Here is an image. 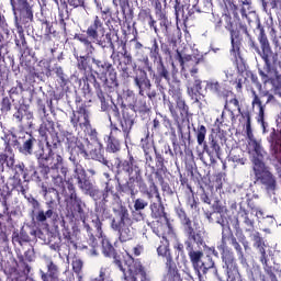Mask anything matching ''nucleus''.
Segmentation results:
<instances>
[{
  "mask_svg": "<svg viewBox=\"0 0 281 281\" xmlns=\"http://www.w3.org/2000/svg\"><path fill=\"white\" fill-rule=\"evenodd\" d=\"M269 3L272 8H278V4L280 3V0H269Z\"/></svg>",
  "mask_w": 281,
  "mask_h": 281,
  "instance_id": "obj_38",
  "label": "nucleus"
},
{
  "mask_svg": "<svg viewBox=\"0 0 281 281\" xmlns=\"http://www.w3.org/2000/svg\"><path fill=\"white\" fill-rule=\"evenodd\" d=\"M10 38V30L8 29L7 25H1L0 26V45H3L5 41Z\"/></svg>",
  "mask_w": 281,
  "mask_h": 281,
  "instance_id": "obj_18",
  "label": "nucleus"
},
{
  "mask_svg": "<svg viewBox=\"0 0 281 281\" xmlns=\"http://www.w3.org/2000/svg\"><path fill=\"white\" fill-rule=\"evenodd\" d=\"M274 149L276 153H281V132L277 133V137L274 140Z\"/></svg>",
  "mask_w": 281,
  "mask_h": 281,
  "instance_id": "obj_28",
  "label": "nucleus"
},
{
  "mask_svg": "<svg viewBox=\"0 0 281 281\" xmlns=\"http://www.w3.org/2000/svg\"><path fill=\"white\" fill-rule=\"evenodd\" d=\"M71 122L75 126L79 124L86 130H89L91 126V124L89 123V114H87V112L85 111L75 113Z\"/></svg>",
  "mask_w": 281,
  "mask_h": 281,
  "instance_id": "obj_5",
  "label": "nucleus"
},
{
  "mask_svg": "<svg viewBox=\"0 0 281 281\" xmlns=\"http://www.w3.org/2000/svg\"><path fill=\"white\" fill-rule=\"evenodd\" d=\"M148 24L154 27L155 32H157V26H155V20H153V15H150V19H147Z\"/></svg>",
  "mask_w": 281,
  "mask_h": 281,
  "instance_id": "obj_36",
  "label": "nucleus"
},
{
  "mask_svg": "<svg viewBox=\"0 0 281 281\" xmlns=\"http://www.w3.org/2000/svg\"><path fill=\"white\" fill-rule=\"evenodd\" d=\"M44 214H45L46 218H52V214H54V211L48 210V211H46V213H44Z\"/></svg>",
  "mask_w": 281,
  "mask_h": 281,
  "instance_id": "obj_41",
  "label": "nucleus"
},
{
  "mask_svg": "<svg viewBox=\"0 0 281 281\" xmlns=\"http://www.w3.org/2000/svg\"><path fill=\"white\" fill-rule=\"evenodd\" d=\"M104 276H105V270H104V268H101L99 278L94 279L92 281H113Z\"/></svg>",
  "mask_w": 281,
  "mask_h": 281,
  "instance_id": "obj_30",
  "label": "nucleus"
},
{
  "mask_svg": "<svg viewBox=\"0 0 281 281\" xmlns=\"http://www.w3.org/2000/svg\"><path fill=\"white\" fill-rule=\"evenodd\" d=\"M265 41H266V40L261 41V42L263 43V45H265Z\"/></svg>",
  "mask_w": 281,
  "mask_h": 281,
  "instance_id": "obj_47",
  "label": "nucleus"
},
{
  "mask_svg": "<svg viewBox=\"0 0 281 281\" xmlns=\"http://www.w3.org/2000/svg\"><path fill=\"white\" fill-rule=\"evenodd\" d=\"M206 89L211 91L212 93H216L217 95H221V85L218 81H206Z\"/></svg>",
  "mask_w": 281,
  "mask_h": 281,
  "instance_id": "obj_14",
  "label": "nucleus"
},
{
  "mask_svg": "<svg viewBox=\"0 0 281 281\" xmlns=\"http://www.w3.org/2000/svg\"><path fill=\"white\" fill-rule=\"evenodd\" d=\"M78 187L80 188V190H82V192H85V194H93V183H91V181L83 179L80 180L78 182Z\"/></svg>",
  "mask_w": 281,
  "mask_h": 281,
  "instance_id": "obj_10",
  "label": "nucleus"
},
{
  "mask_svg": "<svg viewBox=\"0 0 281 281\" xmlns=\"http://www.w3.org/2000/svg\"><path fill=\"white\" fill-rule=\"evenodd\" d=\"M68 3L72 8H80V5H85V0H68Z\"/></svg>",
  "mask_w": 281,
  "mask_h": 281,
  "instance_id": "obj_29",
  "label": "nucleus"
},
{
  "mask_svg": "<svg viewBox=\"0 0 281 281\" xmlns=\"http://www.w3.org/2000/svg\"><path fill=\"white\" fill-rule=\"evenodd\" d=\"M257 216H262V211H258Z\"/></svg>",
  "mask_w": 281,
  "mask_h": 281,
  "instance_id": "obj_44",
  "label": "nucleus"
},
{
  "mask_svg": "<svg viewBox=\"0 0 281 281\" xmlns=\"http://www.w3.org/2000/svg\"><path fill=\"white\" fill-rule=\"evenodd\" d=\"M47 269H48V273H49L50 278H56V276L58 273V266L54 265V262H52V261H48Z\"/></svg>",
  "mask_w": 281,
  "mask_h": 281,
  "instance_id": "obj_22",
  "label": "nucleus"
},
{
  "mask_svg": "<svg viewBox=\"0 0 281 281\" xmlns=\"http://www.w3.org/2000/svg\"><path fill=\"white\" fill-rule=\"evenodd\" d=\"M13 117H15V120H18V122H21V120H23V113H21V111H18Z\"/></svg>",
  "mask_w": 281,
  "mask_h": 281,
  "instance_id": "obj_37",
  "label": "nucleus"
},
{
  "mask_svg": "<svg viewBox=\"0 0 281 281\" xmlns=\"http://www.w3.org/2000/svg\"><path fill=\"white\" fill-rule=\"evenodd\" d=\"M75 177L77 178L78 183L80 181H85V179H87V172L85 171L82 166H76V168H75Z\"/></svg>",
  "mask_w": 281,
  "mask_h": 281,
  "instance_id": "obj_19",
  "label": "nucleus"
},
{
  "mask_svg": "<svg viewBox=\"0 0 281 281\" xmlns=\"http://www.w3.org/2000/svg\"><path fill=\"white\" fill-rule=\"evenodd\" d=\"M50 170H60L61 175H67V168L63 165V156L56 155L48 164Z\"/></svg>",
  "mask_w": 281,
  "mask_h": 281,
  "instance_id": "obj_8",
  "label": "nucleus"
},
{
  "mask_svg": "<svg viewBox=\"0 0 281 281\" xmlns=\"http://www.w3.org/2000/svg\"><path fill=\"white\" fill-rule=\"evenodd\" d=\"M135 82L138 86L140 95H144V91L150 89V80H148V78H146V77L140 78V79L136 78Z\"/></svg>",
  "mask_w": 281,
  "mask_h": 281,
  "instance_id": "obj_9",
  "label": "nucleus"
},
{
  "mask_svg": "<svg viewBox=\"0 0 281 281\" xmlns=\"http://www.w3.org/2000/svg\"><path fill=\"white\" fill-rule=\"evenodd\" d=\"M72 269L76 273H80V271H82V260L75 259L72 261Z\"/></svg>",
  "mask_w": 281,
  "mask_h": 281,
  "instance_id": "obj_26",
  "label": "nucleus"
},
{
  "mask_svg": "<svg viewBox=\"0 0 281 281\" xmlns=\"http://www.w3.org/2000/svg\"><path fill=\"white\" fill-rule=\"evenodd\" d=\"M205 135H207V130L205 128L204 125H201L198 130L196 135L199 146H203V142H205Z\"/></svg>",
  "mask_w": 281,
  "mask_h": 281,
  "instance_id": "obj_17",
  "label": "nucleus"
},
{
  "mask_svg": "<svg viewBox=\"0 0 281 281\" xmlns=\"http://www.w3.org/2000/svg\"><path fill=\"white\" fill-rule=\"evenodd\" d=\"M134 256H140L142 252L144 251V248L142 246H136L133 248Z\"/></svg>",
  "mask_w": 281,
  "mask_h": 281,
  "instance_id": "obj_33",
  "label": "nucleus"
},
{
  "mask_svg": "<svg viewBox=\"0 0 281 281\" xmlns=\"http://www.w3.org/2000/svg\"><path fill=\"white\" fill-rule=\"evenodd\" d=\"M35 142L36 139L30 136L23 144L22 153H24V155H32V147L34 146Z\"/></svg>",
  "mask_w": 281,
  "mask_h": 281,
  "instance_id": "obj_13",
  "label": "nucleus"
},
{
  "mask_svg": "<svg viewBox=\"0 0 281 281\" xmlns=\"http://www.w3.org/2000/svg\"><path fill=\"white\" fill-rule=\"evenodd\" d=\"M179 63L182 66V69H186V67H192V65H199V61L203 58L202 55H198L194 58H192L191 55H187L184 57L181 56V53H178Z\"/></svg>",
  "mask_w": 281,
  "mask_h": 281,
  "instance_id": "obj_6",
  "label": "nucleus"
},
{
  "mask_svg": "<svg viewBox=\"0 0 281 281\" xmlns=\"http://www.w3.org/2000/svg\"><path fill=\"white\" fill-rule=\"evenodd\" d=\"M94 159H100V157L95 156Z\"/></svg>",
  "mask_w": 281,
  "mask_h": 281,
  "instance_id": "obj_46",
  "label": "nucleus"
},
{
  "mask_svg": "<svg viewBox=\"0 0 281 281\" xmlns=\"http://www.w3.org/2000/svg\"><path fill=\"white\" fill-rule=\"evenodd\" d=\"M150 12L147 10H142L138 14V19L139 21H142L143 23H146V21H148V19H150Z\"/></svg>",
  "mask_w": 281,
  "mask_h": 281,
  "instance_id": "obj_24",
  "label": "nucleus"
},
{
  "mask_svg": "<svg viewBox=\"0 0 281 281\" xmlns=\"http://www.w3.org/2000/svg\"><path fill=\"white\" fill-rule=\"evenodd\" d=\"M256 105L259 109L258 122H261V124H265V108H262V102L260 101V98H258V95H255L252 101V106H256Z\"/></svg>",
  "mask_w": 281,
  "mask_h": 281,
  "instance_id": "obj_11",
  "label": "nucleus"
},
{
  "mask_svg": "<svg viewBox=\"0 0 281 281\" xmlns=\"http://www.w3.org/2000/svg\"><path fill=\"white\" fill-rule=\"evenodd\" d=\"M231 41H232L231 54L232 56H234V58H238L240 54V37L238 35V32L232 31Z\"/></svg>",
  "mask_w": 281,
  "mask_h": 281,
  "instance_id": "obj_7",
  "label": "nucleus"
},
{
  "mask_svg": "<svg viewBox=\"0 0 281 281\" xmlns=\"http://www.w3.org/2000/svg\"><path fill=\"white\" fill-rule=\"evenodd\" d=\"M189 257L193 265V269L196 272V274L199 276V278H201V272L207 273L209 269L214 268V261H212L211 257H206L207 262H203V260H201L203 258V252H201V251H194V250L190 251Z\"/></svg>",
  "mask_w": 281,
  "mask_h": 281,
  "instance_id": "obj_2",
  "label": "nucleus"
},
{
  "mask_svg": "<svg viewBox=\"0 0 281 281\" xmlns=\"http://www.w3.org/2000/svg\"><path fill=\"white\" fill-rule=\"evenodd\" d=\"M7 161V166H14V157L13 156H5L4 154H0V164L1 166H3V164H5Z\"/></svg>",
  "mask_w": 281,
  "mask_h": 281,
  "instance_id": "obj_20",
  "label": "nucleus"
},
{
  "mask_svg": "<svg viewBox=\"0 0 281 281\" xmlns=\"http://www.w3.org/2000/svg\"><path fill=\"white\" fill-rule=\"evenodd\" d=\"M100 34L101 36H104V30L102 29V22L100 21V18L95 16L93 24L90 25L87 30V36L90 38V41L87 37H79V41L90 46L91 43H98V45H100Z\"/></svg>",
  "mask_w": 281,
  "mask_h": 281,
  "instance_id": "obj_3",
  "label": "nucleus"
},
{
  "mask_svg": "<svg viewBox=\"0 0 281 281\" xmlns=\"http://www.w3.org/2000/svg\"><path fill=\"white\" fill-rule=\"evenodd\" d=\"M37 221H41V222L47 221V216L45 215V212H43V211L38 212Z\"/></svg>",
  "mask_w": 281,
  "mask_h": 281,
  "instance_id": "obj_34",
  "label": "nucleus"
},
{
  "mask_svg": "<svg viewBox=\"0 0 281 281\" xmlns=\"http://www.w3.org/2000/svg\"><path fill=\"white\" fill-rule=\"evenodd\" d=\"M212 147L215 150V153H218V150H221V146H218V144H216V142H212Z\"/></svg>",
  "mask_w": 281,
  "mask_h": 281,
  "instance_id": "obj_40",
  "label": "nucleus"
},
{
  "mask_svg": "<svg viewBox=\"0 0 281 281\" xmlns=\"http://www.w3.org/2000/svg\"><path fill=\"white\" fill-rule=\"evenodd\" d=\"M102 251L108 258H111V256H113L114 254L113 246L111 245V241H109V239L106 238L102 239Z\"/></svg>",
  "mask_w": 281,
  "mask_h": 281,
  "instance_id": "obj_12",
  "label": "nucleus"
},
{
  "mask_svg": "<svg viewBox=\"0 0 281 281\" xmlns=\"http://www.w3.org/2000/svg\"><path fill=\"white\" fill-rule=\"evenodd\" d=\"M276 91L281 97V83L276 88Z\"/></svg>",
  "mask_w": 281,
  "mask_h": 281,
  "instance_id": "obj_42",
  "label": "nucleus"
},
{
  "mask_svg": "<svg viewBox=\"0 0 281 281\" xmlns=\"http://www.w3.org/2000/svg\"><path fill=\"white\" fill-rule=\"evenodd\" d=\"M29 117H32V114H29Z\"/></svg>",
  "mask_w": 281,
  "mask_h": 281,
  "instance_id": "obj_48",
  "label": "nucleus"
},
{
  "mask_svg": "<svg viewBox=\"0 0 281 281\" xmlns=\"http://www.w3.org/2000/svg\"><path fill=\"white\" fill-rule=\"evenodd\" d=\"M158 255L164 256L167 258V267H169V276H175L177 278V270L172 268V259L170 258V249H168V241L166 240L162 246H159L158 249Z\"/></svg>",
  "mask_w": 281,
  "mask_h": 281,
  "instance_id": "obj_4",
  "label": "nucleus"
},
{
  "mask_svg": "<svg viewBox=\"0 0 281 281\" xmlns=\"http://www.w3.org/2000/svg\"><path fill=\"white\" fill-rule=\"evenodd\" d=\"M259 76L261 77V80L265 85H267V82H270L271 80V78H269V75L262 70H259Z\"/></svg>",
  "mask_w": 281,
  "mask_h": 281,
  "instance_id": "obj_31",
  "label": "nucleus"
},
{
  "mask_svg": "<svg viewBox=\"0 0 281 281\" xmlns=\"http://www.w3.org/2000/svg\"><path fill=\"white\" fill-rule=\"evenodd\" d=\"M231 161H233L235 166H245L247 159L240 158L239 156H231Z\"/></svg>",
  "mask_w": 281,
  "mask_h": 281,
  "instance_id": "obj_25",
  "label": "nucleus"
},
{
  "mask_svg": "<svg viewBox=\"0 0 281 281\" xmlns=\"http://www.w3.org/2000/svg\"><path fill=\"white\" fill-rule=\"evenodd\" d=\"M146 207H148V202L142 199L135 200L134 210H136V212H139V210H145Z\"/></svg>",
  "mask_w": 281,
  "mask_h": 281,
  "instance_id": "obj_21",
  "label": "nucleus"
},
{
  "mask_svg": "<svg viewBox=\"0 0 281 281\" xmlns=\"http://www.w3.org/2000/svg\"><path fill=\"white\" fill-rule=\"evenodd\" d=\"M234 103H235V104H238V101H237V100H235V101H234Z\"/></svg>",
  "mask_w": 281,
  "mask_h": 281,
  "instance_id": "obj_45",
  "label": "nucleus"
},
{
  "mask_svg": "<svg viewBox=\"0 0 281 281\" xmlns=\"http://www.w3.org/2000/svg\"><path fill=\"white\" fill-rule=\"evenodd\" d=\"M233 247L236 249V251H238L239 256H243V248L238 241H233Z\"/></svg>",
  "mask_w": 281,
  "mask_h": 281,
  "instance_id": "obj_32",
  "label": "nucleus"
},
{
  "mask_svg": "<svg viewBox=\"0 0 281 281\" xmlns=\"http://www.w3.org/2000/svg\"><path fill=\"white\" fill-rule=\"evenodd\" d=\"M121 126L124 131V133H128V131H131V128H133V121H122L121 122Z\"/></svg>",
  "mask_w": 281,
  "mask_h": 281,
  "instance_id": "obj_27",
  "label": "nucleus"
},
{
  "mask_svg": "<svg viewBox=\"0 0 281 281\" xmlns=\"http://www.w3.org/2000/svg\"><path fill=\"white\" fill-rule=\"evenodd\" d=\"M198 71H199V69L198 68H193V69H191V74H198Z\"/></svg>",
  "mask_w": 281,
  "mask_h": 281,
  "instance_id": "obj_43",
  "label": "nucleus"
},
{
  "mask_svg": "<svg viewBox=\"0 0 281 281\" xmlns=\"http://www.w3.org/2000/svg\"><path fill=\"white\" fill-rule=\"evenodd\" d=\"M120 232V238L123 243H126V240H131V238H133L134 236L133 229H131V227L121 228Z\"/></svg>",
  "mask_w": 281,
  "mask_h": 281,
  "instance_id": "obj_15",
  "label": "nucleus"
},
{
  "mask_svg": "<svg viewBox=\"0 0 281 281\" xmlns=\"http://www.w3.org/2000/svg\"><path fill=\"white\" fill-rule=\"evenodd\" d=\"M5 142H8V144H12L10 142H16V138L13 136V134H9L5 136Z\"/></svg>",
  "mask_w": 281,
  "mask_h": 281,
  "instance_id": "obj_35",
  "label": "nucleus"
},
{
  "mask_svg": "<svg viewBox=\"0 0 281 281\" xmlns=\"http://www.w3.org/2000/svg\"><path fill=\"white\" fill-rule=\"evenodd\" d=\"M13 12L16 10H25L27 8V0H10Z\"/></svg>",
  "mask_w": 281,
  "mask_h": 281,
  "instance_id": "obj_16",
  "label": "nucleus"
},
{
  "mask_svg": "<svg viewBox=\"0 0 281 281\" xmlns=\"http://www.w3.org/2000/svg\"><path fill=\"white\" fill-rule=\"evenodd\" d=\"M247 135H248V153L252 157L254 171L257 179H260L261 183L266 186L268 191L273 192L276 190V178L271 175L267 167H265V162H262V158L265 157V151L260 146V143L254 138V134H251V121L248 117V122L246 125Z\"/></svg>",
  "mask_w": 281,
  "mask_h": 281,
  "instance_id": "obj_1",
  "label": "nucleus"
},
{
  "mask_svg": "<svg viewBox=\"0 0 281 281\" xmlns=\"http://www.w3.org/2000/svg\"><path fill=\"white\" fill-rule=\"evenodd\" d=\"M201 79H195L194 80V85H193V88H188L189 90V93H200L201 92Z\"/></svg>",
  "mask_w": 281,
  "mask_h": 281,
  "instance_id": "obj_23",
  "label": "nucleus"
},
{
  "mask_svg": "<svg viewBox=\"0 0 281 281\" xmlns=\"http://www.w3.org/2000/svg\"><path fill=\"white\" fill-rule=\"evenodd\" d=\"M110 148L112 149L113 153H116V150H120V144H116V145L111 144Z\"/></svg>",
  "mask_w": 281,
  "mask_h": 281,
  "instance_id": "obj_39",
  "label": "nucleus"
}]
</instances>
